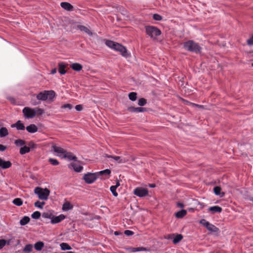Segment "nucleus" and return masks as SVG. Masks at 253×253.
Returning a JSON list of instances; mask_svg holds the SVG:
<instances>
[{
  "label": "nucleus",
  "mask_w": 253,
  "mask_h": 253,
  "mask_svg": "<svg viewBox=\"0 0 253 253\" xmlns=\"http://www.w3.org/2000/svg\"><path fill=\"white\" fill-rule=\"evenodd\" d=\"M22 112L26 119H32L34 118L36 115H41L43 114L44 110L39 107L32 108L25 107L23 109Z\"/></svg>",
  "instance_id": "nucleus-1"
},
{
  "label": "nucleus",
  "mask_w": 253,
  "mask_h": 253,
  "mask_svg": "<svg viewBox=\"0 0 253 253\" xmlns=\"http://www.w3.org/2000/svg\"><path fill=\"white\" fill-rule=\"evenodd\" d=\"M105 43L109 47L116 51H119L124 57H127L129 56V54L126 47L121 44L109 40L106 41Z\"/></svg>",
  "instance_id": "nucleus-2"
},
{
  "label": "nucleus",
  "mask_w": 253,
  "mask_h": 253,
  "mask_svg": "<svg viewBox=\"0 0 253 253\" xmlns=\"http://www.w3.org/2000/svg\"><path fill=\"white\" fill-rule=\"evenodd\" d=\"M34 192L40 200L43 201L48 199L50 194V191L48 189L42 188L39 187L35 188Z\"/></svg>",
  "instance_id": "nucleus-3"
},
{
  "label": "nucleus",
  "mask_w": 253,
  "mask_h": 253,
  "mask_svg": "<svg viewBox=\"0 0 253 253\" xmlns=\"http://www.w3.org/2000/svg\"><path fill=\"white\" fill-rule=\"evenodd\" d=\"M55 96V93L53 90L43 91L40 92L37 95V98L39 100L45 101L47 99L53 100Z\"/></svg>",
  "instance_id": "nucleus-4"
},
{
  "label": "nucleus",
  "mask_w": 253,
  "mask_h": 253,
  "mask_svg": "<svg viewBox=\"0 0 253 253\" xmlns=\"http://www.w3.org/2000/svg\"><path fill=\"white\" fill-rule=\"evenodd\" d=\"M184 48L189 51L198 52L201 50V47L196 42L193 41H188L184 43Z\"/></svg>",
  "instance_id": "nucleus-5"
},
{
  "label": "nucleus",
  "mask_w": 253,
  "mask_h": 253,
  "mask_svg": "<svg viewBox=\"0 0 253 253\" xmlns=\"http://www.w3.org/2000/svg\"><path fill=\"white\" fill-rule=\"evenodd\" d=\"M146 34L151 38L155 39L161 34V31L154 26H146L145 27Z\"/></svg>",
  "instance_id": "nucleus-6"
},
{
  "label": "nucleus",
  "mask_w": 253,
  "mask_h": 253,
  "mask_svg": "<svg viewBox=\"0 0 253 253\" xmlns=\"http://www.w3.org/2000/svg\"><path fill=\"white\" fill-rule=\"evenodd\" d=\"M51 151H52L55 155L61 159L65 158V155L66 151L61 147L53 145L51 147Z\"/></svg>",
  "instance_id": "nucleus-7"
},
{
  "label": "nucleus",
  "mask_w": 253,
  "mask_h": 253,
  "mask_svg": "<svg viewBox=\"0 0 253 253\" xmlns=\"http://www.w3.org/2000/svg\"><path fill=\"white\" fill-rule=\"evenodd\" d=\"M97 173H87L85 174L84 176V179L87 183L90 184L93 183L97 178Z\"/></svg>",
  "instance_id": "nucleus-8"
},
{
  "label": "nucleus",
  "mask_w": 253,
  "mask_h": 253,
  "mask_svg": "<svg viewBox=\"0 0 253 253\" xmlns=\"http://www.w3.org/2000/svg\"><path fill=\"white\" fill-rule=\"evenodd\" d=\"M133 193L138 197H143L148 194V191L144 188L137 187L134 189Z\"/></svg>",
  "instance_id": "nucleus-9"
},
{
  "label": "nucleus",
  "mask_w": 253,
  "mask_h": 253,
  "mask_svg": "<svg viewBox=\"0 0 253 253\" xmlns=\"http://www.w3.org/2000/svg\"><path fill=\"white\" fill-rule=\"evenodd\" d=\"M70 169H73L76 172H80L83 169V167L78 163H72L69 165Z\"/></svg>",
  "instance_id": "nucleus-10"
},
{
  "label": "nucleus",
  "mask_w": 253,
  "mask_h": 253,
  "mask_svg": "<svg viewBox=\"0 0 253 253\" xmlns=\"http://www.w3.org/2000/svg\"><path fill=\"white\" fill-rule=\"evenodd\" d=\"M65 218V216L61 214L58 216H52L51 218V223L52 224H56L60 222L61 221L63 220Z\"/></svg>",
  "instance_id": "nucleus-11"
},
{
  "label": "nucleus",
  "mask_w": 253,
  "mask_h": 253,
  "mask_svg": "<svg viewBox=\"0 0 253 253\" xmlns=\"http://www.w3.org/2000/svg\"><path fill=\"white\" fill-rule=\"evenodd\" d=\"M105 157L107 158H111L118 164H123L126 162V160L124 158H122L119 156H113L109 155H106Z\"/></svg>",
  "instance_id": "nucleus-12"
},
{
  "label": "nucleus",
  "mask_w": 253,
  "mask_h": 253,
  "mask_svg": "<svg viewBox=\"0 0 253 253\" xmlns=\"http://www.w3.org/2000/svg\"><path fill=\"white\" fill-rule=\"evenodd\" d=\"M11 163L9 161H4L0 158V168L2 169H6L11 166Z\"/></svg>",
  "instance_id": "nucleus-13"
},
{
  "label": "nucleus",
  "mask_w": 253,
  "mask_h": 253,
  "mask_svg": "<svg viewBox=\"0 0 253 253\" xmlns=\"http://www.w3.org/2000/svg\"><path fill=\"white\" fill-rule=\"evenodd\" d=\"M222 208L217 206L211 207L208 209V211H210L212 214L220 213L222 211Z\"/></svg>",
  "instance_id": "nucleus-14"
},
{
  "label": "nucleus",
  "mask_w": 253,
  "mask_h": 253,
  "mask_svg": "<svg viewBox=\"0 0 253 253\" xmlns=\"http://www.w3.org/2000/svg\"><path fill=\"white\" fill-rule=\"evenodd\" d=\"M11 127H16L17 129L18 130H24L25 129V126L21 122V121H18L16 123L12 124L11 125Z\"/></svg>",
  "instance_id": "nucleus-15"
},
{
  "label": "nucleus",
  "mask_w": 253,
  "mask_h": 253,
  "mask_svg": "<svg viewBox=\"0 0 253 253\" xmlns=\"http://www.w3.org/2000/svg\"><path fill=\"white\" fill-rule=\"evenodd\" d=\"M73 208V205L69 202H65L62 205V210L64 211H67L69 210H72Z\"/></svg>",
  "instance_id": "nucleus-16"
},
{
  "label": "nucleus",
  "mask_w": 253,
  "mask_h": 253,
  "mask_svg": "<svg viewBox=\"0 0 253 253\" xmlns=\"http://www.w3.org/2000/svg\"><path fill=\"white\" fill-rule=\"evenodd\" d=\"M61 6L64 9L68 11H72L73 6L68 2H62L60 3Z\"/></svg>",
  "instance_id": "nucleus-17"
},
{
  "label": "nucleus",
  "mask_w": 253,
  "mask_h": 253,
  "mask_svg": "<svg viewBox=\"0 0 253 253\" xmlns=\"http://www.w3.org/2000/svg\"><path fill=\"white\" fill-rule=\"evenodd\" d=\"M64 159H67L69 161L73 160L75 162H76L77 160V157L74 155L72 153L68 152L67 151H66L65 153V158Z\"/></svg>",
  "instance_id": "nucleus-18"
},
{
  "label": "nucleus",
  "mask_w": 253,
  "mask_h": 253,
  "mask_svg": "<svg viewBox=\"0 0 253 253\" xmlns=\"http://www.w3.org/2000/svg\"><path fill=\"white\" fill-rule=\"evenodd\" d=\"M26 129L30 133H35L38 131L37 126L34 124L27 126L26 127Z\"/></svg>",
  "instance_id": "nucleus-19"
},
{
  "label": "nucleus",
  "mask_w": 253,
  "mask_h": 253,
  "mask_svg": "<svg viewBox=\"0 0 253 253\" xmlns=\"http://www.w3.org/2000/svg\"><path fill=\"white\" fill-rule=\"evenodd\" d=\"M187 214V211L185 210H181L175 213L176 218H181L185 216Z\"/></svg>",
  "instance_id": "nucleus-20"
},
{
  "label": "nucleus",
  "mask_w": 253,
  "mask_h": 253,
  "mask_svg": "<svg viewBox=\"0 0 253 253\" xmlns=\"http://www.w3.org/2000/svg\"><path fill=\"white\" fill-rule=\"evenodd\" d=\"M206 227L207 228L208 230L213 232H217L218 231V229L216 226H215L214 225L211 224L210 222L209 223H207V225H206Z\"/></svg>",
  "instance_id": "nucleus-21"
},
{
  "label": "nucleus",
  "mask_w": 253,
  "mask_h": 253,
  "mask_svg": "<svg viewBox=\"0 0 253 253\" xmlns=\"http://www.w3.org/2000/svg\"><path fill=\"white\" fill-rule=\"evenodd\" d=\"M78 28L81 31H84V33H85L89 36H91L92 34V32L90 31L88 27H86L83 25H79L78 26Z\"/></svg>",
  "instance_id": "nucleus-22"
},
{
  "label": "nucleus",
  "mask_w": 253,
  "mask_h": 253,
  "mask_svg": "<svg viewBox=\"0 0 253 253\" xmlns=\"http://www.w3.org/2000/svg\"><path fill=\"white\" fill-rule=\"evenodd\" d=\"M44 247V243L42 241H39L34 245L35 249L38 251H41Z\"/></svg>",
  "instance_id": "nucleus-23"
},
{
  "label": "nucleus",
  "mask_w": 253,
  "mask_h": 253,
  "mask_svg": "<svg viewBox=\"0 0 253 253\" xmlns=\"http://www.w3.org/2000/svg\"><path fill=\"white\" fill-rule=\"evenodd\" d=\"M71 67L72 69L76 71H80L83 68L82 65L77 63L72 64L71 65Z\"/></svg>",
  "instance_id": "nucleus-24"
},
{
  "label": "nucleus",
  "mask_w": 253,
  "mask_h": 253,
  "mask_svg": "<svg viewBox=\"0 0 253 253\" xmlns=\"http://www.w3.org/2000/svg\"><path fill=\"white\" fill-rule=\"evenodd\" d=\"M8 131L7 129L5 127H1L0 129V137H4L8 135Z\"/></svg>",
  "instance_id": "nucleus-25"
},
{
  "label": "nucleus",
  "mask_w": 253,
  "mask_h": 253,
  "mask_svg": "<svg viewBox=\"0 0 253 253\" xmlns=\"http://www.w3.org/2000/svg\"><path fill=\"white\" fill-rule=\"evenodd\" d=\"M130 251L132 252H142V251H149V250L144 247H137L132 248L130 249Z\"/></svg>",
  "instance_id": "nucleus-26"
},
{
  "label": "nucleus",
  "mask_w": 253,
  "mask_h": 253,
  "mask_svg": "<svg viewBox=\"0 0 253 253\" xmlns=\"http://www.w3.org/2000/svg\"><path fill=\"white\" fill-rule=\"evenodd\" d=\"M30 151V147H27L26 146H25V145L22 146L20 149V153L21 154V155H24L26 153H27L28 152H29Z\"/></svg>",
  "instance_id": "nucleus-27"
},
{
  "label": "nucleus",
  "mask_w": 253,
  "mask_h": 253,
  "mask_svg": "<svg viewBox=\"0 0 253 253\" xmlns=\"http://www.w3.org/2000/svg\"><path fill=\"white\" fill-rule=\"evenodd\" d=\"M96 173H97L98 177L99 175H102L108 176V175H109V174H110L111 170L110 169H106L105 170L100 171L97 172Z\"/></svg>",
  "instance_id": "nucleus-28"
},
{
  "label": "nucleus",
  "mask_w": 253,
  "mask_h": 253,
  "mask_svg": "<svg viewBox=\"0 0 253 253\" xmlns=\"http://www.w3.org/2000/svg\"><path fill=\"white\" fill-rule=\"evenodd\" d=\"M129 110L132 112H142L145 109L142 107H130Z\"/></svg>",
  "instance_id": "nucleus-29"
},
{
  "label": "nucleus",
  "mask_w": 253,
  "mask_h": 253,
  "mask_svg": "<svg viewBox=\"0 0 253 253\" xmlns=\"http://www.w3.org/2000/svg\"><path fill=\"white\" fill-rule=\"evenodd\" d=\"M65 69V65L63 63H60L59 64V72L62 75L65 74L66 72Z\"/></svg>",
  "instance_id": "nucleus-30"
},
{
  "label": "nucleus",
  "mask_w": 253,
  "mask_h": 253,
  "mask_svg": "<svg viewBox=\"0 0 253 253\" xmlns=\"http://www.w3.org/2000/svg\"><path fill=\"white\" fill-rule=\"evenodd\" d=\"M60 246L61 250L63 251L70 250L72 249L71 247L67 243H62L60 244Z\"/></svg>",
  "instance_id": "nucleus-31"
},
{
  "label": "nucleus",
  "mask_w": 253,
  "mask_h": 253,
  "mask_svg": "<svg viewBox=\"0 0 253 253\" xmlns=\"http://www.w3.org/2000/svg\"><path fill=\"white\" fill-rule=\"evenodd\" d=\"M29 221L30 218L28 216H24L20 220V224L21 225H25L27 224Z\"/></svg>",
  "instance_id": "nucleus-32"
},
{
  "label": "nucleus",
  "mask_w": 253,
  "mask_h": 253,
  "mask_svg": "<svg viewBox=\"0 0 253 253\" xmlns=\"http://www.w3.org/2000/svg\"><path fill=\"white\" fill-rule=\"evenodd\" d=\"M182 236L181 234H178L175 236L173 239V243L174 244H177L182 239Z\"/></svg>",
  "instance_id": "nucleus-33"
},
{
  "label": "nucleus",
  "mask_w": 253,
  "mask_h": 253,
  "mask_svg": "<svg viewBox=\"0 0 253 253\" xmlns=\"http://www.w3.org/2000/svg\"><path fill=\"white\" fill-rule=\"evenodd\" d=\"M33 245L32 244H28L25 246L23 249V252L25 253H30L33 249Z\"/></svg>",
  "instance_id": "nucleus-34"
},
{
  "label": "nucleus",
  "mask_w": 253,
  "mask_h": 253,
  "mask_svg": "<svg viewBox=\"0 0 253 253\" xmlns=\"http://www.w3.org/2000/svg\"><path fill=\"white\" fill-rule=\"evenodd\" d=\"M45 203L44 202L37 201L35 203L34 205L36 207L40 209H42Z\"/></svg>",
  "instance_id": "nucleus-35"
},
{
  "label": "nucleus",
  "mask_w": 253,
  "mask_h": 253,
  "mask_svg": "<svg viewBox=\"0 0 253 253\" xmlns=\"http://www.w3.org/2000/svg\"><path fill=\"white\" fill-rule=\"evenodd\" d=\"M13 203L18 206H20L23 204V201L20 198H15L13 201Z\"/></svg>",
  "instance_id": "nucleus-36"
},
{
  "label": "nucleus",
  "mask_w": 253,
  "mask_h": 253,
  "mask_svg": "<svg viewBox=\"0 0 253 253\" xmlns=\"http://www.w3.org/2000/svg\"><path fill=\"white\" fill-rule=\"evenodd\" d=\"M213 191L216 195H220L221 197L224 195V193H222L221 195H220L221 188L219 187H215L213 189Z\"/></svg>",
  "instance_id": "nucleus-37"
},
{
  "label": "nucleus",
  "mask_w": 253,
  "mask_h": 253,
  "mask_svg": "<svg viewBox=\"0 0 253 253\" xmlns=\"http://www.w3.org/2000/svg\"><path fill=\"white\" fill-rule=\"evenodd\" d=\"M129 99L131 101H135L137 98V94L134 92H130L128 95Z\"/></svg>",
  "instance_id": "nucleus-38"
},
{
  "label": "nucleus",
  "mask_w": 253,
  "mask_h": 253,
  "mask_svg": "<svg viewBox=\"0 0 253 253\" xmlns=\"http://www.w3.org/2000/svg\"><path fill=\"white\" fill-rule=\"evenodd\" d=\"M41 216V213L38 211H36L34 212L32 215L31 217L33 219H39Z\"/></svg>",
  "instance_id": "nucleus-39"
},
{
  "label": "nucleus",
  "mask_w": 253,
  "mask_h": 253,
  "mask_svg": "<svg viewBox=\"0 0 253 253\" xmlns=\"http://www.w3.org/2000/svg\"><path fill=\"white\" fill-rule=\"evenodd\" d=\"M15 144L17 146H23L25 145V142L23 140L18 139L15 140Z\"/></svg>",
  "instance_id": "nucleus-40"
},
{
  "label": "nucleus",
  "mask_w": 253,
  "mask_h": 253,
  "mask_svg": "<svg viewBox=\"0 0 253 253\" xmlns=\"http://www.w3.org/2000/svg\"><path fill=\"white\" fill-rule=\"evenodd\" d=\"M48 161L50 164L53 166H57L59 164L58 161L55 159L50 158Z\"/></svg>",
  "instance_id": "nucleus-41"
},
{
  "label": "nucleus",
  "mask_w": 253,
  "mask_h": 253,
  "mask_svg": "<svg viewBox=\"0 0 253 253\" xmlns=\"http://www.w3.org/2000/svg\"><path fill=\"white\" fill-rule=\"evenodd\" d=\"M116 189L117 188L114 186H112L110 187V191H111V192L112 193V194L115 197H117L118 196V193L116 192Z\"/></svg>",
  "instance_id": "nucleus-42"
},
{
  "label": "nucleus",
  "mask_w": 253,
  "mask_h": 253,
  "mask_svg": "<svg viewBox=\"0 0 253 253\" xmlns=\"http://www.w3.org/2000/svg\"><path fill=\"white\" fill-rule=\"evenodd\" d=\"M146 101L144 98H140L138 100V104L139 106H144L146 104Z\"/></svg>",
  "instance_id": "nucleus-43"
},
{
  "label": "nucleus",
  "mask_w": 253,
  "mask_h": 253,
  "mask_svg": "<svg viewBox=\"0 0 253 253\" xmlns=\"http://www.w3.org/2000/svg\"><path fill=\"white\" fill-rule=\"evenodd\" d=\"M6 241L4 239H0V250H1L6 245Z\"/></svg>",
  "instance_id": "nucleus-44"
},
{
  "label": "nucleus",
  "mask_w": 253,
  "mask_h": 253,
  "mask_svg": "<svg viewBox=\"0 0 253 253\" xmlns=\"http://www.w3.org/2000/svg\"><path fill=\"white\" fill-rule=\"evenodd\" d=\"M153 17L154 20L157 21H160L162 20V17L157 14H155L153 15Z\"/></svg>",
  "instance_id": "nucleus-45"
},
{
  "label": "nucleus",
  "mask_w": 253,
  "mask_h": 253,
  "mask_svg": "<svg viewBox=\"0 0 253 253\" xmlns=\"http://www.w3.org/2000/svg\"><path fill=\"white\" fill-rule=\"evenodd\" d=\"M247 43L249 45H253V34L252 37L247 41Z\"/></svg>",
  "instance_id": "nucleus-46"
},
{
  "label": "nucleus",
  "mask_w": 253,
  "mask_h": 253,
  "mask_svg": "<svg viewBox=\"0 0 253 253\" xmlns=\"http://www.w3.org/2000/svg\"><path fill=\"white\" fill-rule=\"evenodd\" d=\"M125 234L126 236H131L133 234V232L131 230H126L125 231Z\"/></svg>",
  "instance_id": "nucleus-47"
},
{
  "label": "nucleus",
  "mask_w": 253,
  "mask_h": 253,
  "mask_svg": "<svg viewBox=\"0 0 253 253\" xmlns=\"http://www.w3.org/2000/svg\"><path fill=\"white\" fill-rule=\"evenodd\" d=\"M63 108H68L69 109H71L72 108V106L70 104H66L62 106Z\"/></svg>",
  "instance_id": "nucleus-48"
},
{
  "label": "nucleus",
  "mask_w": 253,
  "mask_h": 253,
  "mask_svg": "<svg viewBox=\"0 0 253 253\" xmlns=\"http://www.w3.org/2000/svg\"><path fill=\"white\" fill-rule=\"evenodd\" d=\"M200 222L205 227L206 226V225H207V223H209V222L207 221L205 219H202Z\"/></svg>",
  "instance_id": "nucleus-49"
},
{
  "label": "nucleus",
  "mask_w": 253,
  "mask_h": 253,
  "mask_svg": "<svg viewBox=\"0 0 253 253\" xmlns=\"http://www.w3.org/2000/svg\"><path fill=\"white\" fill-rule=\"evenodd\" d=\"M29 145L32 149H35L37 148V145L32 142L29 143Z\"/></svg>",
  "instance_id": "nucleus-50"
},
{
  "label": "nucleus",
  "mask_w": 253,
  "mask_h": 253,
  "mask_svg": "<svg viewBox=\"0 0 253 253\" xmlns=\"http://www.w3.org/2000/svg\"><path fill=\"white\" fill-rule=\"evenodd\" d=\"M75 109L77 111H80L82 110L83 107L81 105H77L76 106Z\"/></svg>",
  "instance_id": "nucleus-51"
},
{
  "label": "nucleus",
  "mask_w": 253,
  "mask_h": 253,
  "mask_svg": "<svg viewBox=\"0 0 253 253\" xmlns=\"http://www.w3.org/2000/svg\"><path fill=\"white\" fill-rule=\"evenodd\" d=\"M43 216L45 218H51V215L48 213H45L43 214Z\"/></svg>",
  "instance_id": "nucleus-52"
},
{
  "label": "nucleus",
  "mask_w": 253,
  "mask_h": 253,
  "mask_svg": "<svg viewBox=\"0 0 253 253\" xmlns=\"http://www.w3.org/2000/svg\"><path fill=\"white\" fill-rule=\"evenodd\" d=\"M176 206L180 208H183L184 207V205L182 203H181V202H177L176 204Z\"/></svg>",
  "instance_id": "nucleus-53"
},
{
  "label": "nucleus",
  "mask_w": 253,
  "mask_h": 253,
  "mask_svg": "<svg viewBox=\"0 0 253 253\" xmlns=\"http://www.w3.org/2000/svg\"><path fill=\"white\" fill-rule=\"evenodd\" d=\"M6 146L2 144H0V151H4L6 149Z\"/></svg>",
  "instance_id": "nucleus-54"
},
{
  "label": "nucleus",
  "mask_w": 253,
  "mask_h": 253,
  "mask_svg": "<svg viewBox=\"0 0 253 253\" xmlns=\"http://www.w3.org/2000/svg\"><path fill=\"white\" fill-rule=\"evenodd\" d=\"M199 205L200 206V208L201 209L204 208L205 207V206H206L205 204L204 203H199Z\"/></svg>",
  "instance_id": "nucleus-55"
},
{
  "label": "nucleus",
  "mask_w": 253,
  "mask_h": 253,
  "mask_svg": "<svg viewBox=\"0 0 253 253\" xmlns=\"http://www.w3.org/2000/svg\"><path fill=\"white\" fill-rule=\"evenodd\" d=\"M56 68H54L51 71V74H54L55 73H56Z\"/></svg>",
  "instance_id": "nucleus-56"
},
{
  "label": "nucleus",
  "mask_w": 253,
  "mask_h": 253,
  "mask_svg": "<svg viewBox=\"0 0 253 253\" xmlns=\"http://www.w3.org/2000/svg\"><path fill=\"white\" fill-rule=\"evenodd\" d=\"M120 182L119 181H117L116 185L113 186H115L116 188H117V187H118L120 186Z\"/></svg>",
  "instance_id": "nucleus-57"
},
{
  "label": "nucleus",
  "mask_w": 253,
  "mask_h": 253,
  "mask_svg": "<svg viewBox=\"0 0 253 253\" xmlns=\"http://www.w3.org/2000/svg\"><path fill=\"white\" fill-rule=\"evenodd\" d=\"M9 100L11 101L12 103H14V99L12 97H9Z\"/></svg>",
  "instance_id": "nucleus-58"
},
{
  "label": "nucleus",
  "mask_w": 253,
  "mask_h": 253,
  "mask_svg": "<svg viewBox=\"0 0 253 253\" xmlns=\"http://www.w3.org/2000/svg\"><path fill=\"white\" fill-rule=\"evenodd\" d=\"M149 186L151 188H154L155 187V185L154 184H151L149 185Z\"/></svg>",
  "instance_id": "nucleus-59"
},
{
  "label": "nucleus",
  "mask_w": 253,
  "mask_h": 253,
  "mask_svg": "<svg viewBox=\"0 0 253 253\" xmlns=\"http://www.w3.org/2000/svg\"><path fill=\"white\" fill-rule=\"evenodd\" d=\"M114 234H115V235H119L120 233H119V232L116 231V232H115Z\"/></svg>",
  "instance_id": "nucleus-60"
},
{
  "label": "nucleus",
  "mask_w": 253,
  "mask_h": 253,
  "mask_svg": "<svg viewBox=\"0 0 253 253\" xmlns=\"http://www.w3.org/2000/svg\"><path fill=\"white\" fill-rule=\"evenodd\" d=\"M191 104L192 105V106H199V105H196V104H192V103H191ZM199 107H201L202 106H199Z\"/></svg>",
  "instance_id": "nucleus-61"
},
{
  "label": "nucleus",
  "mask_w": 253,
  "mask_h": 253,
  "mask_svg": "<svg viewBox=\"0 0 253 253\" xmlns=\"http://www.w3.org/2000/svg\"><path fill=\"white\" fill-rule=\"evenodd\" d=\"M67 253H75L73 252L70 251V252H68Z\"/></svg>",
  "instance_id": "nucleus-62"
},
{
  "label": "nucleus",
  "mask_w": 253,
  "mask_h": 253,
  "mask_svg": "<svg viewBox=\"0 0 253 253\" xmlns=\"http://www.w3.org/2000/svg\"><path fill=\"white\" fill-rule=\"evenodd\" d=\"M2 125V124L1 122H0V127H1Z\"/></svg>",
  "instance_id": "nucleus-63"
},
{
  "label": "nucleus",
  "mask_w": 253,
  "mask_h": 253,
  "mask_svg": "<svg viewBox=\"0 0 253 253\" xmlns=\"http://www.w3.org/2000/svg\"><path fill=\"white\" fill-rule=\"evenodd\" d=\"M252 66H253V63H252Z\"/></svg>",
  "instance_id": "nucleus-64"
}]
</instances>
